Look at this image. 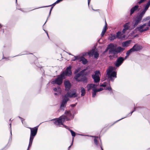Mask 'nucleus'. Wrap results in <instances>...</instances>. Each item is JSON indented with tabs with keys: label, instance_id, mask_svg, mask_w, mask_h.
<instances>
[{
	"label": "nucleus",
	"instance_id": "57",
	"mask_svg": "<svg viewBox=\"0 0 150 150\" xmlns=\"http://www.w3.org/2000/svg\"><path fill=\"white\" fill-rule=\"evenodd\" d=\"M1 27V25L0 24V28Z\"/></svg>",
	"mask_w": 150,
	"mask_h": 150
},
{
	"label": "nucleus",
	"instance_id": "24",
	"mask_svg": "<svg viewBox=\"0 0 150 150\" xmlns=\"http://www.w3.org/2000/svg\"><path fill=\"white\" fill-rule=\"evenodd\" d=\"M81 96H83L85 95V93H86V91L84 89V88L83 87H82L81 88Z\"/></svg>",
	"mask_w": 150,
	"mask_h": 150
},
{
	"label": "nucleus",
	"instance_id": "60",
	"mask_svg": "<svg viewBox=\"0 0 150 150\" xmlns=\"http://www.w3.org/2000/svg\"><path fill=\"white\" fill-rule=\"evenodd\" d=\"M118 121H119V120H118L116 122H115V123H116V122H117Z\"/></svg>",
	"mask_w": 150,
	"mask_h": 150
},
{
	"label": "nucleus",
	"instance_id": "14",
	"mask_svg": "<svg viewBox=\"0 0 150 150\" xmlns=\"http://www.w3.org/2000/svg\"><path fill=\"white\" fill-rule=\"evenodd\" d=\"M142 47L140 45H137V44H135L133 47L132 48V50L134 51H138L141 49Z\"/></svg>",
	"mask_w": 150,
	"mask_h": 150
},
{
	"label": "nucleus",
	"instance_id": "55",
	"mask_svg": "<svg viewBox=\"0 0 150 150\" xmlns=\"http://www.w3.org/2000/svg\"><path fill=\"white\" fill-rule=\"evenodd\" d=\"M17 0H16V3L17 4Z\"/></svg>",
	"mask_w": 150,
	"mask_h": 150
},
{
	"label": "nucleus",
	"instance_id": "8",
	"mask_svg": "<svg viewBox=\"0 0 150 150\" xmlns=\"http://www.w3.org/2000/svg\"><path fill=\"white\" fill-rule=\"evenodd\" d=\"M144 13L142 12L137 15L135 20V22L134 25V27L136 26L139 23H140L142 19V18L144 15Z\"/></svg>",
	"mask_w": 150,
	"mask_h": 150
},
{
	"label": "nucleus",
	"instance_id": "5",
	"mask_svg": "<svg viewBox=\"0 0 150 150\" xmlns=\"http://www.w3.org/2000/svg\"><path fill=\"white\" fill-rule=\"evenodd\" d=\"M75 91L72 95H70L69 93H68L64 97V98L62 100L61 103V105L60 107V109L61 110H64L65 107L66 106V105L67 101L69 100L68 97L71 98L74 95H75Z\"/></svg>",
	"mask_w": 150,
	"mask_h": 150
},
{
	"label": "nucleus",
	"instance_id": "13",
	"mask_svg": "<svg viewBox=\"0 0 150 150\" xmlns=\"http://www.w3.org/2000/svg\"><path fill=\"white\" fill-rule=\"evenodd\" d=\"M85 70L84 69L82 70L79 73L76 74L75 75V76L74 77V78L76 81H80V80L78 79V78L83 74Z\"/></svg>",
	"mask_w": 150,
	"mask_h": 150
},
{
	"label": "nucleus",
	"instance_id": "44",
	"mask_svg": "<svg viewBox=\"0 0 150 150\" xmlns=\"http://www.w3.org/2000/svg\"><path fill=\"white\" fill-rule=\"evenodd\" d=\"M145 1V0H140L139 2V3L140 4L142 2H143L144 1Z\"/></svg>",
	"mask_w": 150,
	"mask_h": 150
},
{
	"label": "nucleus",
	"instance_id": "25",
	"mask_svg": "<svg viewBox=\"0 0 150 150\" xmlns=\"http://www.w3.org/2000/svg\"><path fill=\"white\" fill-rule=\"evenodd\" d=\"M117 38L118 39L121 38L122 37V33L120 31H118L117 33V35L116 36V38Z\"/></svg>",
	"mask_w": 150,
	"mask_h": 150
},
{
	"label": "nucleus",
	"instance_id": "59",
	"mask_svg": "<svg viewBox=\"0 0 150 150\" xmlns=\"http://www.w3.org/2000/svg\"><path fill=\"white\" fill-rule=\"evenodd\" d=\"M118 121H119V120H118L116 122H115V123H116V122H117Z\"/></svg>",
	"mask_w": 150,
	"mask_h": 150
},
{
	"label": "nucleus",
	"instance_id": "50",
	"mask_svg": "<svg viewBox=\"0 0 150 150\" xmlns=\"http://www.w3.org/2000/svg\"><path fill=\"white\" fill-rule=\"evenodd\" d=\"M44 31H45V32L46 33L47 36H48V33H47V31H46L45 30H44Z\"/></svg>",
	"mask_w": 150,
	"mask_h": 150
},
{
	"label": "nucleus",
	"instance_id": "43",
	"mask_svg": "<svg viewBox=\"0 0 150 150\" xmlns=\"http://www.w3.org/2000/svg\"><path fill=\"white\" fill-rule=\"evenodd\" d=\"M146 23L147 24V25L149 27L150 26V20L149 21V22L148 23Z\"/></svg>",
	"mask_w": 150,
	"mask_h": 150
},
{
	"label": "nucleus",
	"instance_id": "4",
	"mask_svg": "<svg viewBox=\"0 0 150 150\" xmlns=\"http://www.w3.org/2000/svg\"><path fill=\"white\" fill-rule=\"evenodd\" d=\"M38 126L33 128H29L30 130V133L29 144L27 150H28L32 146L33 140L37 134L38 132Z\"/></svg>",
	"mask_w": 150,
	"mask_h": 150
},
{
	"label": "nucleus",
	"instance_id": "48",
	"mask_svg": "<svg viewBox=\"0 0 150 150\" xmlns=\"http://www.w3.org/2000/svg\"><path fill=\"white\" fill-rule=\"evenodd\" d=\"M88 6H89V3H90V2L91 1V0H88Z\"/></svg>",
	"mask_w": 150,
	"mask_h": 150
},
{
	"label": "nucleus",
	"instance_id": "58",
	"mask_svg": "<svg viewBox=\"0 0 150 150\" xmlns=\"http://www.w3.org/2000/svg\"><path fill=\"white\" fill-rule=\"evenodd\" d=\"M110 93H112V91H110Z\"/></svg>",
	"mask_w": 150,
	"mask_h": 150
},
{
	"label": "nucleus",
	"instance_id": "2",
	"mask_svg": "<svg viewBox=\"0 0 150 150\" xmlns=\"http://www.w3.org/2000/svg\"><path fill=\"white\" fill-rule=\"evenodd\" d=\"M109 49V57L110 59H113L116 58L117 54L122 50V48L119 47L115 48L114 45L112 43H110L107 47Z\"/></svg>",
	"mask_w": 150,
	"mask_h": 150
},
{
	"label": "nucleus",
	"instance_id": "37",
	"mask_svg": "<svg viewBox=\"0 0 150 150\" xmlns=\"http://www.w3.org/2000/svg\"><path fill=\"white\" fill-rule=\"evenodd\" d=\"M103 90V88H100L99 89H97L96 88V91H97V92H99V91H102Z\"/></svg>",
	"mask_w": 150,
	"mask_h": 150
},
{
	"label": "nucleus",
	"instance_id": "30",
	"mask_svg": "<svg viewBox=\"0 0 150 150\" xmlns=\"http://www.w3.org/2000/svg\"><path fill=\"white\" fill-rule=\"evenodd\" d=\"M69 130L70 131V132L71 133V134L72 135V136L73 137H74L76 135L74 131H73L71 129H69Z\"/></svg>",
	"mask_w": 150,
	"mask_h": 150
},
{
	"label": "nucleus",
	"instance_id": "15",
	"mask_svg": "<svg viewBox=\"0 0 150 150\" xmlns=\"http://www.w3.org/2000/svg\"><path fill=\"white\" fill-rule=\"evenodd\" d=\"M122 63V57L118 58L115 62V65L117 67L119 66Z\"/></svg>",
	"mask_w": 150,
	"mask_h": 150
},
{
	"label": "nucleus",
	"instance_id": "56",
	"mask_svg": "<svg viewBox=\"0 0 150 150\" xmlns=\"http://www.w3.org/2000/svg\"><path fill=\"white\" fill-rule=\"evenodd\" d=\"M65 127H66V128H67V127L66 126H65Z\"/></svg>",
	"mask_w": 150,
	"mask_h": 150
},
{
	"label": "nucleus",
	"instance_id": "16",
	"mask_svg": "<svg viewBox=\"0 0 150 150\" xmlns=\"http://www.w3.org/2000/svg\"><path fill=\"white\" fill-rule=\"evenodd\" d=\"M87 90L89 91L91 89H92L94 88H96L97 86L93 83H90L88 84L87 86Z\"/></svg>",
	"mask_w": 150,
	"mask_h": 150
},
{
	"label": "nucleus",
	"instance_id": "42",
	"mask_svg": "<svg viewBox=\"0 0 150 150\" xmlns=\"http://www.w3.org/2000/svg\"><path fill=\"white\" fill-rule=\"evenodd\" d=\"M135 109H136V108H134V110H133V111H132L131 112H130V113H129V115H132V113H133V112L134 111H135Z\"/></svg>",
	"mask_w": 150,
	"mask_h": 150
},
{
	"label": "nucleus",
	"instance_id": "28",
	"mask_svg": "<svg viewBox=\"0 0 150 150\" xmlns=\"http://www.w3.org/2000/svg\"><path fill=\"white\" fill-rule=\"evenodd\" d=\"M80 81H82V82L84 83H87V79L86 77H85L81 79Z\"/></svg>",
	"mask_w": 150,
	"mask_h": 150
},
{
	"label": "nucleus",
	"instance_id": "31",
	"mask_svg": "<svg viewBox=\"0 0 150 150\" xmlns=\"http://www.w3.org/2000/svg\"><path fill=\"white\" fill-rule=\"evenodd\" d=\"M93 55H94V57L96 58H97L99 56V54L97 52H94Z\"/></svg>",
	"mask_w": 150,
	"mask_h": 150
},
{
	"label": "nucleus",
	"instance_id": "12",
	"mask_svg": "<svg viewBox=\"0 0 150 150\" xmlns=\"http://www.w3.org/2000/svg\"><path fill=\"white\" fill-rule=\"evenodd\" d=\"M64 85L65 87V90L67 91H69L71 87V84L68 81H65Z\"/></svg>",
	"mask_w": 150,
	"mask_h": 150
},
{
	"label": "nucleus",
	"instance_id": "41",
	"mask_svg": "<svg viewBox=\"0 0 150 150\" xmlns=\"http://www.w3.org/2000/svg\"><path fill=\"white\" fill-rule=\"evenodd\" d=\"M105 33V32L102 31L101 34L102 37H103V36Z\"/></svg>",
	"mask_w": 150,
	"mask_h": 150
},
{
	"label": "nucleus",
	"instance_id": "33",
	"mask_svg": "<svg viewBox=\"0 0 150 150\" xmlns=\"http://www.w3.org/2000/svg\"><path fill=\"white\" fill-rule=\"evenodd\" d=\"M79 57L78 56H74V58L72 59V61H75L76 59L79 60Z\"/></svg>",
	"mask_w": 150,
	"mask_h": 150
},
{
	"label": "nucleus",
	"instance_id": "20",
	"mask_svg": "<svg viewBox=\"0 0 150 150\" xmlns=\"http://www.w3.org/2000/svg\"><path fill=\"white\" fill-rule=\"evenodd\" d=\"M79 61H82L83 63L84 64H87L88 62L87 60L83 57H79Z\"/></svg>",
	"mask_w": 150,
	"mask_h": 150
},
{
	"label": "nucleus",
	"instance_id": "27",
	"mask_svg": "<svg viewBox=\"0 0 150 150\" xmlns=\"http://www.w3.org/2000/svg\"><path fill=\"white\" fill-rule=\"evenodd\" d=\"M57 90L59 91L60 93L61 92V89L59 87H58L57 88H55L54 89V90L55 92H58Z\"/></svg>",
	"mask_w": 150,
	"mask_h": 150
},
{
	"label": "nucleus",
	"instance_id": "17",
	"mask_svg": "<svg viewBox=\"0 0 150 150\" xmlns=\"http://www.w3.org/2000/svg\"><path fill=\"white\" fill-rule=\"evenodd\" d=\"M139 6L138 5H135L130 10V14L132 15L134 11L137 10Z\"/></svg>",
	"mask_w": 150,
	"mask_h": 150
},
{
	"label": "nucleus",
	"instance_id": "39",
	"mask_svg": "<svg viewBox=\"0 0 150 150\" xmlns=\"http://www.w3.org/2000/svg\"><path fill=\"white\" fill-rule=\"evenodd\" d=\"M62 0H57L55 3H54V4H56L58 3Z\"/></svg>",
	"mask_w": 150,
	"mask_h": 150
},
{
	"label": "nucleus",
	"instance_id": "7",
	"mask_svg": "<svg viewBox=\"0 0 150 150\" xmlns=\"http://www.w3.org/2000/svg\"><path fill=\"white\" fill-rule=\"evenodd\" d=\"M95 74L92 75V78L95 83L98 82L100 80V75L99 71H96L94 72Z\"/></svg>",
	"mask_w": 150,
	"mask_h": 150
},
{
	"label": "nucleus",
	"instance_id": "45",
	"mask_svg": "<svg viewBox=\"0 0 150 150\" xmlns=\"http://www.w3.org/2000/svg\"><path fill=\"white\" fill-rule=\"evenodd\" d=\"M73 140H74V138H73V139L72 141V143L71 144L70 146L69 147H68L69 149L71 147V145H72V143H73Z\"/></svg>",
	"mask_w": 150,
	"mask_h": 150
},
{
	"label": "nucleus",
	"instance_id": "63",
	"mask_svg": "<svg viewBox=\"0 0 150 150\" xmlns=\"http://www.w3.org/2000/svg\"><path fill=\"white\" fill-rule=\"evenodd\" d=\"M87 136H89V135H87Z\"/></svg>",
	"mask_w": 150,
	"mask_h": 150
},
{
	"label": "nucleus",
	"instance_id": "38",
	"mask_svg": "<svg viewBox=\"0 0 150 150\" xmlns=\"http://www.w3.org/2000/svg\"><path fill=\"white\" fill-rule=\"evenodd\" d=\"M11 122L10 123V134H11V137H12V131H11Z\"/></svg>",
	"mask_w": 150,
	"mask_h": 150
},
{
	"label": "nucleus",
	"instance_id": "52",
	"mask_svg": "<svg viewBox=\"0 0 150 150\" xmlns=\"http://www.w3.org/2000/svg\"><path fill=\"white\" fill-rule=\"evenodd\" d=\"M54 94L55 95H57V93H54Z\"/></svg>",
	"mask_w": 150,
	"mask_h": 150
},
{
	"label": "nucleus",
	"instance_id": "47",
	"mask_svg": "<svg viewBox=\"0 0 150 150\" xmlns=\"http://www.w3.org/2000/svg\"><path fill=\"white\" fill-rule=\"evenodd\" d=\"M18 117H19V118H20L21 120V121H22V122L23 123V119L22 118L20 117L19 116Z\"/></svg>",
	"mask_w": 150,
	"mask_h": 150
},
{
	"label": "nucleus",
	"instance_id": "34",
	"mask_svg": "<svg viewBox=\"0 0 150 150\" xmlns=\"http://www.w3.org/2000/svg\"><path fill=\"white\" fill-rule=\"evenodd\" d=\"M95 138L94 139V142L95 144L96 145L98 146V141L96 138H98V137H95Z\"/></svg>",
	"mask_w": 150,
	"mask_h": 150
},
{
	"label": "nucleus",
	"instance_id": "3",
	"mask_svg": "<svg viewBox=\"0 0 150 150\" xmlns=\"http://www.w3.org/2000/svg\"><path fill=\"white\" fill-rule=\"evenodd\" d=\"M115 67L109 66L106 71L108 78L112 81L117 77L116 73L115 71Z\"/></svg>",
	"mask_w": 150,
	"mask_h": 150
},
{
	"label": "nucleus",
	"instance_id": "53",
	"mask_svg": "<svg viewBox=\"0 0 150 150\" xmlns=\"http://www.w3.org/2000/svg\"><path fill=\"white\" fill-rule=\"evenodd\" d=\"M108 49H107V48L105 50V51H107Z\"/></svg>",
	"mask_w": 150,
	"mask_h": 150
},
{
	"label": "nucleus",
	"instance_id": "1",
	"mask_svg": "<svg viewBox=\"0 0 150 150\" xmlns=\"http://www.w3.org/2000/svg\"><path fill=\"white\" fill-rule=\"evenodd\" d=\"M72 110H66L64 114L58 118L54 119V123L56 125L61 127L64 125L63 123L65 121L70 120L74 118V115L72 114Z\"/></svg>",
	"mask_w": 150,
	"mask_h": 150
},
{
	"label": "nucleus",
	"instance_id": "61",
	"mask_svg": "<svg viewBox=\"0 0 150 150\" xmlns=\"http://www.w3.org/2000/svg\"><path fill=\"white\" fill-rule=\"evenodd\" d=\"M18 9L20 10H21V8L19 9Z\"/></svg>",
	"mask_w": 150,
	"mask_h": 150
},
{
	"label": "nucleus",
	"instance_id": "54",
	"mask_svg": "<svg viewBox=\"0 0 150 150\" xmlns=\"http://www.w3.org/2000/svg\"><path fill=\"white\" fill-rule=\"evenodd\" d=\"M51 6V5H50V6H45V7H49V6Z\"/></svg>",
	"mask_w": 150,
	"mask_h": 150
},
{
	"label": "nucleus",
	"instance_id": "49",
	"mask_svg": "<svg viewBox=\"0 0 150 150\" xmlns=\"http://www.w3.org/2000/svg\"><path fill=\"white\" fill-rule=\"evenodd\" d=\"M76 105L75 104L74 105H71V106L73 107H74Z\"/></svg>",
	"mask_w": 150,
	"mask_h": 150
},
{
	"label": "nucleus",
	"instance_id": "36",
	"mask_svg": "<svg viewBox=\"0 0 150 150\" xmlns=\"http://www.w3.org/2000/svg\"><path fill=\"white\" fill-rule=\"evenodd\" d=\"M94 52V51H91V52H89L88 53L89 55L90 56H93V55Z\"/></svg>",
	"mask_w": 150,
	"mask_h": 150
},
{
	"label": "nucleus",
	"instance_id": "32",
	"mask_svg": "<svg viewBox=\"0 0 150 150\" xmlns=\"http://www.w3.org/2000/svg\"><path fill=\"white\" fill-rule=\"evenodd\" d=\"M105 90H108V91H111L112 90L110 86V84H109L108 86L106 87L105 88Z\"/></svg>",
	"mask_w": 150,
	"mask_h": 150
},
{
	"label": "nucleus",
	"instance_id": "21",
	"mask_svg": "<svg viewBox=\"0 0 150 150\" xmlns=\"http://www.w3.org/2000/svg\"><path fill=\"white\" fill-rule=\"evenodd\" d=\"M116 38V36L115 34H112L108 38V39L110 41L114 40Z\"/></svg>",
	"mask_w": 150,
	"mask_h": 150
},
{
	"label": "nucleus",
	"instance_id": "64",
	"mask_svg": "<svg viewBox=\"0 0 150 150\" xmlns=\"http://www.w3.org/2000/svg\"><path fill=\"white\" fill-rule=\"evenodd\" d=\"M93 10H95L94 9L92 8Z\"/></svg>",
	"mask_w": 150,
	"mask_h": 150
},
{
	"label": "nucleus",
	"instance_id": "29",
	"mask_svg": "<svg viewBox=\"0 0 150 150\" xmlns=\"http://www.w3.org/2000/svg\"><path fill=\"white\" fill-rule=\"evenodd\" d=\"M105 25L103 29L102 30V31L105 32L107 30V23L106 21H105Z\"/></svg>",
	"mask_w": 150,
	"mask_h": 150
},
{
	"label": "nucleus",
	"instance_id": "62",
	"mask_svg": "<svg viewBox=\"0 0 150 150\" xmlns=\"http://www.w3.org/2000/svg\"><path fill=\"white\" fill-rule=\"evenodd\" d=\"M69 54H70V55H71V54H70V53H69Z\"/></svg>",
	"mask_w": 150,
	"mask_h": 150
},
{
	"label": "nucleus",
	"instance_id": "19",
	"mask_svg": "<svg viewBox=\"0 0 150 150\" xmlns=\"http://www.w3.org/2000/svg\"><path fill=\"white\" fill-rule=\"evenodd\" d=\"M131 41V40H128L122 42V47H128Z\"/></svg>",
	"mask_w": 150,
	"mask_h": 150
},
{
	"label": "nucleus",
	"instance_id": "46",
	"mask_svg": "<svg viewBox=\"0 0 150 150\" xmlns=\"http://www.w3.org/2000/svg\"><path fill=\"white\" fill-rule=\"evenodd\" d=\"M79 71V70L78 69H76L75 70V73L76 74Z\"/></svg>",
	"mask_w": 150,
	"mask_h": 150
},
{
	"label": "nucleus",
	"instance_id": "40",
	"mask_svg": "<svg viewBox=\"0 0 150 150\" xmlns=\"http://www.w3.org/2000/svg\"><path fill=\"white\" fill-rule=\"evenodd\" d=\"M55 4H54V3L52 5H53V6L51 7V9H50V13H49V15H50V14L51 13V12L52 11V8L53 7V6H54L55 5Z\"/></svg>",
	"mask_w": 150,
	"mask_h": 150
},
{
	"label": "nucleus",
	"instance_id": "9",
	"mask_svg": "<svg viewBox=\"0 0 150 150\" xmlns=\"http://www.w3.org/2000/svg\"><path fill=\"white\" fill-rule=\"evenodd\" d=\"M147 25L146 23H144L142 25H140L137 27L136 29L141 33L146 31L149 28Z\"/></svg>",
	"mask_w": 150,
	"mask_h": 150
},
{
	"label": "nucleus",
	"instance_id": "26",
	"mask_svg": "<svg viewBox=\"0 0 150 150\" xmlns=\"http://www.w3.org/2000/svg\"><path fill=\"white\" fill-rule=\"evenodd\" d=\"M93 92L92 93V97H94L96 95V93L97 92V91H96V88H94L92 89Z\"/></svg>",
	"mask_w": 150,
	"mask_h": 150
},
{
	"label": "nucleus",
	"instance_id": "35",
	"mask_svg": "<svg viewBox=\"0 0 150 150\" xmlns=\"http://www.w3.org/2000/svg\"><path fill=\"white\" fill-rule=\"evenodd\" d=\"M107 85V83L106 82L104 83L103 84H100V86L101 87H105Z\"/></svg>",
	"mask_w": 150,
	"mask_h": 150
},
{
	"label": "nucleus",
	"instance_id": "11",
	"mask_svg": "<svg viewBox=\"0 0 150 150\" xmlns=\"http://www.w3.org/2000/svg\"><path fill=\"white\" fill-rule=\"evenodd\" d=\"M130 24V22H129L126 23V24L123 25L124 28L122 29V33H124L126 30H127L130 28V26L129 25ZM125 37V35H123V34L122 33V38H124Z\"/></svg>",
	"mask_w": 150,
	"mask_h": 150
},
{
	"label": "nucleus",
	"instance_id": "6",
	"mask_svg": "<svg viewBox=\"0 0 150 150\" xmlns=\"http://www.w3.org/2000/svg\"><path fill=\"white\" fill-rule=\"evenodd\" d=\"M64 79V73L61 74L60 75L58 76L57 78L52 81L51 83L53 84H56L60 85L62 83V80Z\"/></svg>",
	"mask_w": 150,
	"mask_h": 150
},
{
	"label": "nucleus",
	"instance_id": "23",
	"mask_svg": "<svg viewBox=\"0 0 150 150\" xmlns=\"http://www.w3.org/2000/svg\"><path fill=\"white\" fill-rule=\"evenodd\" d=\"M75 91V95H74L73 96H72L71 97H75L77 96V95L76 94V91L75 89H74L71 90L70 92H69V91H68V92L67 93H69L70 95H72Z\"/></svg>",
	"mask_w": 150,
	"mask_h": 150
},
{
	"label": "nucleus",
	"instance_id": "18",
	"mask_svg": "<svg viewBox=\"0 0 150 150\" xmlns=\"http://www.w3.org/2000/svg\"><path fill=\"white\" fill-rule=\"evenodd\" d=\"M150 5V0H149L145 6L144 10L142 11V12L145 14L146 11L148 9Z\"/></svg>",
	"mask_w": 150,
	"mask_h": 150
},
{
	"label": "nucleus",
	"instance_id": "22",
	"mask_svg": "<svg viewBox=\"0 0 150 150\" xmlns=\"http://www.w3.org/2000/svg\"><path fill=\"white\" fill-rule=\"evenodd\" d=\"M133 52V51L132 50V49L131 48L129 50L127 51V52H126V56L125 57V59H124L123 57H122V62L126 59V57H128L129 55V54L130 53L132 52Z\"/></svg>",
	"mask_w": 150,
	"mask_h": 150
},
{
	"label": "nucleus",
	"instance_id": "51",
	"mask_svg": "<svg viewBox=\"0 0 150 150\" xmlns=\"http://www.w3.org/2000/svg\"><path fill=\"white\" fill-rule=\"evenodd\" d=\"M100 148H101V150H103V149H102V148L101 146L100 145Z\"/></svg>",
	"mask_w": 150,
	"mask_h": 150
},
{
	"label": "nucleus",
	"instance_id": "10",
	"mask_svg": "<svg viewBox=\"0 0 150 150\" xmlns=\"http://www.w3.org/2000/svg\"><path fill=\"white\" fill-rule=\"evenodd\" d=\"M71 69V66H69L67 68L65 71H63L61 74L64 73V77L65 76H70L72 74Z\"/></svg>",
	"mask_w": 150,
	"mask_h": 150
}]
</instances>
